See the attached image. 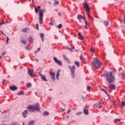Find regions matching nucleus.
Returning a JSON list of instances; mask_svg holds the SVG:
<instances>
[{"label":"nucleus","mask_w":125,"mask_h":125,"mask_svg":"<svg viewBox=\"0 0 125 125\" xmlns=\"http://www.w3.org/2000/svg\"><path fill=\"white\" fill-rule=\"evenodd\" d=\"M77 19L79 20V22H81V20L83 19V16H82V15H78L77 16Z\"/></svg>","instance_id":"nucleus-16"},{"label":"nucleus","mask_w":125,"mask_h":125,"mask_svg":"<svg viewBox=\"0 0 125 125\" xmlns=\"http://www.w3.org/2000/svg\"><path fill=\"white\" fill-rule=\"evenodd\" d=\"M49 25H51L52 26H53L54 23L52 21H51L49 22Z\"/></svg>","instance_id":"nucleus-42"},{"label":"nucleus","mask_w":125,"mask_h":125,"mask_svg":"<svg viewBox=\"0 0 125 125\" xmlns=\"http://www.w3.org/2000/svg\"><path fill=\"white\" fill-rule=\"evenodd\" d=\"M43 116H48L49 115V113L46 111H45L43 113Z\"/></svg>","instance_id":"nucleus-30"},{"label":"nucleus","mask_w":125,"mask_h":125,"mask_svg":"<svg viewBox=\"0 0 125 125\" xmlns=\"http://www.w3.org/2000/svg\"><path fill=\"white\" fill-rule=\"evenodd\" d=\"M38 52L37 50V51H35V54H38Z\"/></svg>","instance_id":"nucleus-57"},{"label":"nucleus","mask_w":125,"mask_h":125,"mask_svg":"<svg viewBox=\"0 0 125 125\" xmlns=\"http://www.w3.org/2000/svg\"><path fill=\"white\" fill-rule=\"evenodd\" d=\"M69 68H70L71 70V76L74 78L75 77V66H72V67H71V66H69Z\"/></svg>","instance_id":"nucleus-7"},{"label":"nucleus","mask_w":125,"mask_h":125,"mask_svg":"<svg viewBox=\"0 0 125 125\" xmlns=\"http://www.w3.org/2000/svg\"><path fill=\"white\" fill-rule=\"evenodd\" d=\"M18 88L16 86H10V90H12V91H14V90H17V89Z\"/></svg>","instance_id":"nucleus-10"},{"label":"nucleus","mask_w":125,"mask_h":125,"mask_svg":"<svg viewBox=\"0 0 125 125\" xmlns=\"http://www.w3.org/2000/svg\"><path fill=\"white\" fill-rule=\"evenodd\" d=\"M35 12L36 13H38L39 12V10H38V8H37V7H35Z\"/></svg>","instance_id":"nucleus-41"},{"label":"nucleus","mask_w":125,"mask_h":125,"mask_svg":"<svg viewBox=\"0 0 125 125\" xmlns=\"http://www.w3.org/2000/svg\"><path fill=\"white\" fill-rule=\"evenodd\" d=\"M6 39H7V42H8V41H9V38L8 37H6Z\"/></svg>","instance_id":"nucleus-56"},{"label":"nucleus","mask_w":125,"mask_h":125,"mask_svg":"<svg viewBox=\"0 0 125 125\" xmlns=\"http://www.w3.org/2000/svg\"><path fill=\"white\" fill-rule=\"evenodd\" d=\"M41 78L42 81H44V82H47V79L45 78V75H41Z\"/></svg>","instance_id":"nucleus-11"},{"label":"nucleus","mask_w":125,"mask_h":125,"mask_svg":"<svg viewBox=\"0 0 125 125\" xmlns=\"http://www.w3.org/2000/svg\"><path fill=\"white\" fill-rule=\"evenodd\" d=\"M104 25L107 27L109 25V21H104Z\"/></svg>","instance_id":"nucleus-23"},{"label":"nucleus","mask_w":125,"mask_h":125,"mask_svg":"<svg viewBox=\"0 0 125 125\" xmlns=\"http://www.w3.org/2000/svg\"><path fill=\"white\" fill-rule=\"evenodd\" d=\"M93 107H94V108H96V107H100V108L102 107V106H100V104H94Z\"/></svg>","instance_id":"nucleus-22"},{"label":"nucleus","mask_w":125,"mask_h":125,"mask_svg":"<svg viewBox=\"0 0 125 125\" xmlns=\"http://www.w3.org/2000/svg\"><path fill=\"white\" fill-rule=\"evenodd\" d=\"M58 28H59V29H61V28H62V24H60L58 26Z\"/></svg>","instance_id":"nucleus-39"},{"label":"nucleus","mask_w":125,"mask_h":125,"mask_svg":"<svg viewBox=\"0 0 125 125\" xmlns=\"http://www.w3.org/2000/svg\"><path fill=\"white\" fill-rule=\"evenodd\" d=\"M78 37L80 39V40H81V41H83L84 40V38L83 37V36L82 35V34H81V32H79L78 34Z\"/></svg>","instance_id":"nucleus-13"},{"label":"nucleus","mask_w":125,"mask_h":125,"mask_svg":"<svg viewBox=\"0 0 125 125\" xmlns=\"http://www.w3.org/2000/svg\"><path fill=\"white\" fill-rule=\"evenodd\" d=\"M75 64L77 66V67H80V63H76Z\"/></svg>","instance_id":"nucleus-49"},{"label":"nucleus","mask_w":125,"mask_h":125,"mask_svg":"<svg viewBox=\"0 0 125 125\" xmlns=\"http://www.w3.org/2000/svg\"><path fill=\"white\" fill-rule=\"evenodd\" d=\"M125 102H122V106H125Z\"/></svg>","instance_id":"nucleus-48"},{"label":"nucleus","mask_w":125,"mask_h":125,"mask_svg":"<svg viewBox=\"0 0 125 125\" xmlns=\"http://www.w3.org/2000/svg\"><path fill=\"white\" fill-rule=\"evenodd\" d=\"M50 75L52 77V80H55V72H50Z\"/></svg>","instance_id":"nucleus-12"},{"label":"nucleus","mask_w":125,"mask_h":125,"mask_svg":"<svg viewBox=\"0 0 125 125\" xmlns=\"http://www.w3.org/2000/svg\"><path fill=\"white\" fill-rule=\"evenodd\" d=\"M62 57L65 61H67V62H69V59L67 58V57L65 55H62Z\"/></svg>","instance_id":"nucleus-21"},{"label":"nucleus","mask_w":125,"mask_h":125,"mask_svg":"<svg viewBox=\"0 0 125 125\" xmlns=\"http://www.w3.org/2000/svg\"><path fill=\"white\" fill-rule=\"evenodd\" d=\"M105 78L109 83H113L115 81V77L113 76V72H110L109 74L107 73L104 75Z\"/></svg>","instance_id":"nucleus-2"},{"label":"nucleus","mask_w":125,"mask_h":125,"mask_svg":"<svg viewBox=\"0 0 125 125\" xmlns=\"http://www.w3.org/2000/svg\"><path fill=\"white\" fill-rule=\"evenodd\" d=\"M27 30H28V28H23L22 30V31L23 32H27Z\"/></svg>","instance_id":"nucleus-37"},{"label":"nucleus","mask_w":125,"mask_h":125,"mask_svg":"<svg viewBox=\"0 0 125 125\" xmlns=\"http://www.w3.org/2000/svg\"><path fill=\"white\" fill-rule=\"evenodd\" d=\"M10 125H17V123H15L14 124H12Z\"/></svg>","instance_id":"nucleus-51"},{"label":"nucleus","mask_w":125,"mask_h":125,"mask_svg":"<svg viewBox=\"0 0 125 125\" xmlns=\"http://www.w3.org/2000/svg\"><path fill=\"white\" fill-rule=\"evenodd\" d=\"M39 23L42 24L43 21V9L39 10Z\"/></svg>","instance_id":"nucleus-4"},{"label":"nucleus","mask_w":125,"mask_h":125,"mask_svg":"<svg viewBox=\"0 0 125 125\" xmlns=\"http://www.w3.org/2000/svg\"><path fill=\"white\" fill-rule=\"evenodd\" d=\"M82 112H78V113H77L76 114V115H77V116H80V115H81V114H82Z\"/></svg>","instance_id":"nucleus-38"},{"label":"nucleus","mask_w":125,"mask_h":125,"mask_svg":"<svg viewBox=\"0 0 125 125\" xmlns=\"http://www.w3.org/2000/svg\"><path fill=\"white\" fill-rule=\"evenodd\" d=\"M5 55V53H3L2 54V56H3V55Z\"/></svg>","instance_id":"nucleus-59"},{"label":"nucleus","mask_w":125,"mask_h":125,"mask_svg":"<svg viewBox=\"0 0 125 125\" xmlns=\"http://www.w3.org/2000/svg\"><path fill=\"white\" fill-rule=\"evenodd\" d=\"M70 112H71V109L69 108L67 112V113L69 114L70 113Z\"/></svg>","instance_id":"nucleus-46"},{"label":"nucleus","mask_w":125,"mask_h":125,"mask_svg":"<svg viewBox=\"0 0 125 125\" xmlns=\"http://www.w3.org/2000/svg\"><path fill=\"white\" fill-rule=\"evenodd\" d=\"M54 60L56 63H62L61 61H59L56 57H54Z\"/></svg>","instance_id":"nucleus-18"},{"label":"nucleus","mask_w":125,"mask_h":125,"mask_svg":"<svg viewBox=\"0 0 125 125\" xmlns=\"http://www.w3.org/2000/svg\"><path fill=\"white\" fill-rule=\"evenodd\" d=\"M39 74H40V75L41 76V75H42L41 73V72H39Z\"/></svg>","instance_id":"nucleus-64"},{"label":"nucleus","mask_w":125,"mask_h":125,"mask_svg":"<svg viewBox=\"0 0 125 125\" xmlns=\"http://www.w3.org/2000/svg\"><path fill=\"white\" fill-rule=\"evenodd\" d=\"M40 37L41 39H43V37H44V35H43V33H41L40 34Z\"/></svg>","instance_id":"nucleus-32"},{"label":"nucleus","mask_w":125,"mask_h":125,"mask_svg":"<svg viewBox=\"0 0 125 125\" xmlns=\"http://www.w3.org/2000/svg\"><path fill=\"white\" fill-rule=\"evenodd\" d=\"M80 59H81V60H82L83 62L86 63V62H85V60H84V58H83V55H81Z\"/></svg>","instance_id":"nucleus-15"},{"label":"nucleus","mask_w":125,"mask_h":125,"mask_svg":"<svg viewBox=\"0 0 125 125\" xmlns=\"http://www.w3.org/2000/svg\"><path fill=\"white\" fill-rule=\"evenodd\" d=\"M58 64L59 66H62V63H58Z\"/></svg>","instance_id":"nucleus-55"},{"label":"nucleus","mask_w":125,"mask_h":125,"mask_svg":"<svg viewBox=\"0 0 125 125\" xmlns=\"http://www.w3.org/2000/svg\"><path fill=\"white\" fill-rule=\"evenodd\" d=\"M87 90H90V86H87Z\"/></svg>","instance_id":"nucleus-45"},{"label":"nucleus","mask_w":125,"mask_h":125,"mask_svg":"<svg viewBox=\"0 0 125 125\" xmlns=\"http://www.w3.org/2000/svg\"><path fill=\"white\" fill-rule=\"evenodd\" d=\"M36 26L37 30H39V24H36Z\"/></svg>","instance_id":"nucleus-43"},{"label":"nucleus","mask_w":125,"mask_h":125,"mask_svg":"<svg viewBox=\"0 0 125 125\" xmlns=\"http://www.w3.org/2000/svg\"><path fill=\"white\" fill-rule=\"evenodd\" d=\"M93 63H101V61L97 58H94L93 59Z\"/></svg>","instance_id":"nucleus-8"},{"label":"nucleus","mask_w":125,"mask_h":125,"mask_svg":"<svg viewBox=\"0 0 125 125\" xmlns=\"http://www.w3.org/2000/svg\"><path fill=\"white\" fill-rule=\"evenodd\" d=\"M108 88H109V89H116V85L114 84H111L109 85H108Z\"/></svg>","instance_id":"nucleus-9"},{"label":"nucleus","mask_w":125,"mask_h":125,"mask_svg":"<svg viewBox=\"0 0 125 125\" xmlns=\"http://www.w3.org/2000/svg\"><path fill=\"white\" fill-rule=\"evenodd\" d=\"M83 5L84 8H85V11L89 19H92V17L90 16V10L89 9V6L87 3L84 2L83 3Z\"/></svg>","instance_id":"nucleus-3"},{"label":"nucleus","mask_w":125,"mask_h":125,"mask_svg":"<svg viewBox=\"0 0 125 125\" xmlns=\"http://www.w3.org/2000/svg\"><path fill=\"white\" fill-rule=\"evenodd\" d=\"M0 33H1V34H2V35H3V36H5V37H6V35L5 34H4V33H3V32L2 31H0Z\"/></svg>","instance_id":"nucleus-50"},{"label":"nucleus","mask_w":125,"mask_h":125,"mask_svg":"<svg viewBox=\"0 0 125 125\" xmlns=\"http://www.w3.org/2000/svg\"><path fill=\"white\" fill-rule=\"evenodd\" d=\"M55 1V5H57L59 4V2L57 0H54Z\"/></svg>","instance_id":"nucleus-34"},{"label":"nucleus","mask_w":125,"mask_h":125,"mask_svg":"<svg viewBox=\"0 0 125 125\" xmlns=\"http://www.w3.org/2000/svg\"><path fill=\"white\" fill-rule=\"evenodd\" d=\"M32 86V84L31 83H27L26 84V87L29 88Z\"/></svg>","instance_id":"nucleus-28"},{"label":"nucleus","mask_w":125,"mask_h":125,"mask_svg":"<svg viewBox=\"0 0 125 125\" xmlns=\"http://www.w3.org/2000/svg\"><path fill=\"white\" fill-rule=\"evenodd\" d=\"M36 60L37 62H39V60L36 59Z\"/></svg>","instance_id":"nucleus-63"},{"label":"nucleus","mask_w":125,"mask_h":125,"mask_svg":"<svg viewBox=\"0 0 125 125\" xmlns=\"http://www.w3.org/2000/svg\"><path fill=\"white\" fill-rule=\"evenodd\" d=\"M85 28L86 29H88V28H89V24L88 23V22H87V21H85Z\"/></svg>","instance_id":"nucleus-20"},{"label":"nucleus","mask_w":125,"mask_h":125,"mask_svg":"<svg viewBox=\"0 0 125 125\" xmlns=\"http://www.w3.org/2000/svg\"><path fill=\"white\" fill-rule=\"evenodd\" d=\"M61 109H62V112H64V111H65V109H62V108H61Z\"/></svg>","instance_id":"nucleus-58"},{"label":"nucleus","mask_w":125,"mask_h":125,"mask_svg":"<svg viewBox=\"0 0 125 125\" xmlns=\"http://www.w3.org/2000/svg\"><path fill=\"white\" fill-rule=\"evenodd\" d=\"M37 51L39 52V51H41V47L37 49Z\"/></svg>","instance_id":"nucleus-53"},{"label":"nucleus","mask_w":125,"mask_h":125,"mask_svg":"<svg viewBox=\"0 0 125 125\" xmlns=\"http://www.w3.org/2000/svg\"><path fill=\"white\" fill-rule=\"evenodd\" d=\"M40 8H41V6H38V9H40Z\"/></svg>","instance_id":"nucleus-61"},{"label":"nucleus","mask_w":125,"mask_h":125,"mask_svg":"<svg viewBox=\"0 0 125 125\" xmlns=\"http://www.w3.org/2000/svg\"><path fill=\"white\" fill-rule=\"evenodd\" d=\"M34 124H35V121H31L29 122L28 125H34Z\"/></svg>","instance_id":"nucleus-24"},{"label":"nucleus","mask_w":125,"mask_h":125,"mask_svg":"<svg viewBox=\"0 0 125 125\" xmlns=\"http://www.w3.org/2000/svg\"><path fill=\"white\" fill-rule=\"evenodd\" d=\"M118 122H121V119H116L114 121V123H118Z\"/></svg>","instance_id":"nucleus-29"},{"label":"nucleus","mask_w":125,"mask_h":125,"mask_svg":"<svg viewBox=\"0 0 125 125\" xmlns=\"http://www.w3.org/2000/svg\"><path fill=\"white\" fill-rule=\"evenodd\" d=\"M58 14L59 16H60L61 17H62V16L61 15V13H60L59 12V13H58Z\"/></svg>","instance_id":"nucleus-52"},{"label":"nucleus","mask_w":125,"mask_h":125,"mask_svg":"<svg viewBox=\"0 0 125 125\" xmlns=\"http://www.w3.org/2000/svg\"><path fill=\"white\" fill-rule=\"evenodd\" d=\"M25 48L27 49V50H30V48L28 46H25Z\"/></svg>","instance_id":"nucleus-44"},{"label":"nucleus","mask_w":125,"mask_h":125,"mask_svg":"<svg viewBox=\"0 0 125 125\" xmlns=\"http://www.w3.org/2000/svg\"><path fill=\"white\" fill-rule=\"evenodd\" d=\"M4 82H5V80H3L2 81V83L3 84L4 83Z\"/></svg>","instance_id":"nucleus-54"},{"label":"nucleus","mask_w":125,"mask_h":125,"mask_svg":"<svg viewBox=\"0 0 125 125\" xmlns=\"http://www.w3.org/2000/svg\"><path fill=\"white\" fill-rule=\"evenodd\" d=\"M29 42H33V38L31 36H30L28 39Z\"/></svg>","instance_id":"nucleus-25"},{"label":"nucleus","mask_w":125,"mask_h":125,"mask_svg":"<svg viewBox=\"0 0 125 125\" xmlns=\"http://www.w3.org/2000/svg\"><path fill=\"white\" fill-rule=\"evenodd\" d=\"M27 109L30 112H35V111H39L41 110L40 108V104H36L35 106L34 105H28L27 106Z\"/></svg>","instance_id":"nucleus-1"},{"label":"nucleus","mask_w":125,"mask_h":125,"mask_svg":"<svg viewBox=\"0 0 125 125\" xmlns=\"http://www.w3.org/2000/svg\"><path fill=\"white\" fill-rule=\"evenodd\" d=\"M17 94L18 95H23V94H24V92L23 91H21Z\"/></svg>","instance_id":"nucleus-26"},{"label":"nucleus","mask_w":125,"mask_h":125,"mask_svg":"<svg viewBox=\"0 0 125 125\" xmlns=\"http://www.w3.org/2000/svg\"><path fill=\"white\" fill-rule=\"evenodd\" d=\"M6 43L7 44H8V41H7V40H6Z\"/></svg>","instance_id":"nucleus-60"},{"label":"nucleus","mask_w":125,"mask_h":125,"mask_svg":"<svg viewBox=\"0 0 125 125\" xmlns=\"http://www.w3.org/2000/svg\"><path fill=\"white\" fill-rule=\"evenodd\" d=\"M90 50H91V52H92V53H93V52H94V51H95L94 48H93L92 47H91Z\"/></svg>","instance_id":"nucleus-36"},{"label":"nucleus","mask_w":125,"mask_h":125,"mask_svg":"<svg viewBox=\"0 0 125 125\" xmlns=\"http://www.w3.org/2000/svg\"><path fill=\"white\" fill-rule=\"evenodd\" d=\"M67 49H68V50H70V51H71V52H73V49H75V47H71V48H69V47H67Z\"/></svg>","instance_id":"nucleus-27"},{"label":"nucleus","mask_w":125,"mask_h":125,"mask_svg":"<svg viewBox=\"0 0 125 125\" xmlns=\"http://www.w3.org/2000/svg\"><path fill=\"white\" fill-rule=\"evenodd\" d=\"M101 90L102 91H104L106 95H108V93L107 92V91H106L105 89H102Z\"/></svg>","instance_id":"nucleus-31"},{"label":"nucleus","mask_w":125,"mask_h":125,"mask_svg":"<svg viewBox=\"0 0 125 125\" xmlns=\"http://www.w3.org/2000/svg\"><path fill=\"white\" fill-rule=\"evenodd\" d=\"M74 63H80L79 62H75Z\"/></svg>","instance_id":"nucleus-62"},{"label":"nucleus","mask_w":125,"mask_h":125,"mask_svg":"<svg viewBox=\"0 0 125 125\" xmlns=\"http://www.w3.org/2000/svg\"><path fill=\"white\" fill-rule=\"evenodd\" d=\"M3 24H5V22H4V21H0V25H2Z\"/></svg>","instance_id":"nucleus-40"},{"label":"nucleus","mask_w":125,"mask_h":125,"mask_svg":"<svg viewBox=\"0 0 125 125\" xmlns=\"http://www.w3.org/2000/svg\"><path fill=\"white\" fill-rule=\"evenodd\" d=\"M21 42H22V43H24V44H27V42L25 40H21Z\"/></svg>","instance_id":"nucleus-33"},{"label":"nucleus","mask_w":125,"mask_h":125,"mask_svg":"<svg viewBox=\"0 0 125 125\" xmlns=\"http://www.w3.org/2000/svg\"><path fill=\"white\" fill-rule=\"evenodd\" d=\"M27 73L31 78H34L35 75L34 74L33 69L29 68Z\"/></svg>","instance_id":"nucleus-6"},{"label":"nucleus","mask_w":125,"mask_h":125,"mask_svg":"<svg viewBox=\"0 0 125 125\" xmlns=\"http://www.w3.org/2000/svg\"><path fill=\"white\" fill-rule=\"evenodd\" d=\"M85 108H86V106L83 109V113L85 115H88V110Z\"/></svg>","instance_id":"nucleus-14"},{"label":"nucleus","mask_w":125,"mask_h":125,"mask_svg":"<svg viewBox=\"0 0 125 125\" xmlns=\"http://www.w3.org/2000/svg\"><path fill=\"white\" fill-rule=\"evenodd\" d=\"M61 70H59L56 74V78H57V80H59V76H60V74H59V73H60Z\"/></svg>","instance_id":"nucleus-17"},{"label":"nucleus","mask_w":125,"mask_h":125,"mask_svg":"<svg viewBox=\"0 0 125 125\" xmlns=\"http://www.w3.org/2000/svg\"><path fill=\"white\" fill-rule=\"evenodd\" d=\"M122 77L123 78V79H125V74L124 72H123L122 73Z\"/></svg>","instance_id":"nucleus-35"},{"label":"nucleus","mask_w":125,"mask_h":125,"mask_svg":"<svg viewBox=\"0 0 125 125\" xmlns=\"http://www.w3.org/2000/svg\"><path fill=\"white\" fill-rule=\"evenodd\" d=\"M91 65L96 69H99L101 66H102V63H92Z\"/></svg>","instance_id":"nucleus-5"},{"label":"nucleus","mask_w":125,"mask_h":125,"mask_svg":"<svg viewBox=\"0 0 125 125\" xmlns=\"http://www.w3.org/2000/svg\"><path fill=\"white\" fill-rule=\"evenodd\" d=\"M27 113H28V110H25L24 111V112L22 113L23 117L24 118H26L27 116H26Z\"/></svg>","instance_id":"nucleus-19"},{"label":"nucleus","mask_w":125,"mask_h":125,"mask_svg":"<svg viewBox=\"0 0 125 125\" xmlns=\"http://www.w3.org/2000/svg\"><path fill=\"white\" fill-rule=\"evenodd\" d=\"M82 18H83V20H84V22H85V21H86L85 20V17L83 16V17H82Z\"/></svg>","instance_id":"nucleus-47"}]
</instances>
